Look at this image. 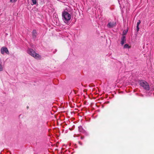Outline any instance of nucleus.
<instances>
[{
  "instance_id": "9d476101",
  "label": "nucleus",
  "mask_w": 154,
  "mask_h": 154,
  "mask_svg": "<svg viewBox=\"0 0 154 154\" xmlns=\"http://www.w3.org/2000/svg\"><path fill=\"white\" fill-rule=\"evenodd\" d=\"M79 130L80 132H83V129L81 126L79 127Z\"/></svg>"
},
{
  "instance_id": "20e7f679",
  "label": "nucleus",
  "mask_w": 154,
  "mask_h": 154,
  "mask_svg": "<svg viewBox=\"0 0 154 154\" xmlns=\"http://www.w3.org/2000/svg\"><path fill=\"white\" fill-rule=\"evenodd\" d=\"M1 52L2 54H4L5 53L7 54L9 53L8 48L5 47H3L1 48Z\"/></svg>"
},
{
  "instance_id": "f03ea898",
  "label": "nucleus",
  "mask_w": 154,
  "mask_h": 154,
  "mask_svg": "<svg viewBox=\"0 0 154 154\" xmlns=\"http://www.w3.org/2000/svg\"><path fill=\"white\" fill-rule=\"evenodd\" d=\"M139 83L140 86L143 88L147 91L149 90L150 89L149 85V84L145 81L141 80L139 81Z\"/></svg>"
},
{
  "instance_id": "0eeeda50",
  "label": "nucleus",
  "mask_w": 154,
  "mask_h": 154,
  "mask_svg": "<svg viewBox=\"0 0 154 154\" xmlns=\"http://www.w3.org/2000/svg\"><path fill=\"white\" fill-rule=\"evenodd\" d=\"M32 35L33 39L35 40L37 35V32L35 30H33L32 31Z\"/></svg>"
},
{
  "instance_id": "ddd939ff",
  "label": "nucleus",
  "mask_w": 154,
  "mask_h": 154,
  "mask_svg": "<svg viewBox=\"0 0 154 154\" xmlns=\"http://www.w3.org/2000/svg\"><path fill=\"white\" fill-rule=\"evenodd\" d=\"M141 23V21L140 20H139L138 22H137V26H139V25H140V23Z\"/></svg>"
},
{
  "instance_id": "6e6552de",
  "label": "nucleus",
  "mask_w": 154,
  "mask_h": 154,
  "mask_svg": "<svg viewBox=\"0 0 154 154\" xmlns=\"http://www.w3.org/2000/svg\"><path fill=\"white\" fill-rule=\"evenodd\" d=\"M4 66L2 65V62L1 61V59L0 58V71H2L3 70Z\"/></svg>"
},
{
  "instance_id": "f8f14e48",
  "label": "nucleus",
  "mask_w": 154,
  "mask_h": 154,
  "mask_svg": "<svg viewBox=\"0 0 154 154\" xmlns=\"http://www.w3.org/2000/svg\"><path fill=\"white\" fill-rule=\"evenodd\" d=\"M17 1V0H10V2L11 3H15Z\"/></svg>"
},
{
  "instance_id": "9b49d317",
  "label": "nucleus",
  "mask_w": 154,
  "mask_h": 154,
  "mask_svg": "<svg viewBox=\"0 0 154 154\" xmlns=\"http://www.w3.org/2000/svg\"><path fill=\"white\" fill-rule=\"evenodd\" d=\"M31 1L32 2V5H36L37 3V1L36 0H31Z\"/></svg>"
},
{
  "instance_id": "423d86ee",
  "label": "nucleus",
  "mask_w": 154,
  "mask_h": 154,
  "mask_svg": "<svg viewBox=\"0 0 154 154\" xmlns=\"http://www.w3.org/2000/svg\"><path fill=\"white\" fill-rule=\"evenodd\" d=\"M126 39L125 36L123 35L121 38V44L122 45H123L126 42Z\"/></svg>"
},
{
  "instance_id": "4468645a",
  "label": "nucleus",
  "mask_w": 154,
  "mask_h": 154,
  "mask_svg": "<svg viewBox=\"0 0 154 154\" xmlns=\"http://www.w3.org/2000/svg\"><path fill=\"white\" fill-rule=\"evenodd\" d=\"M139 26H137V32H138L139 30Z\"/></svg>"
},
{
  "instance_id": "39448f33",
  "label": "nucleus",
  "mask_w": 154,
  "mask_h": 154,
  "mask_svg": "<svg viewBox=\"0 0 154 154\" xmlns=\"http://www.w3.org/2000/svg\"><path fill=\"white\" fill-rule=\"evenodd\" d=\"M116 23L114 22H110L108 23L107 25L108 27L111 28L116 26Z\"/></svg>"
},
{
  "instance_id": "f257e3e1",
  "label": "nucleus",
  "mask_w": 154,
  "mask_h": 154,
  "mask_svg": "<svg viewBox=\"0 0 154 154\" xmlns=\"http://www.w3.org/2000/svg\"><path fill=\"white\" fill-rule=\"evenodd\" d=\"M63 20L66 24H67L71 19V15L68 12L64 11L62 13Z\"/></svg>"
},
{
  "instance_id": "7ed1b4c3",
  "label": "nucleus",
  "mask_w": 154,
  "mask_h": 154,
  "mask_svg": "<svg viewBox=\"0 0 154 154\" xmlns=\"http://www.w3.org/2000/svg\"><path fill=\"white\" fill-rule=\"evenodd\" d=\"M27 52L29 55L36 59H38L40 57V56L38 54L36 53L32 49H28L27 50Z\"/></svg>"
},
{
  "instance_id": "1a4fd4ad",
  "label": "nucleus",
  "mask_w": 154,
  "mask_h": 154,
  "mask_svg": "<svg viewBox=\"0 0 154 154\" xmlns=\"http://www.w3.org/2000/svg\"><path fill=\"white\" fill-rule=\"evenodd\" d=\"M131 47L128 44H125L124 45V48L125 49V48H130Z\"/></svg>"
},
{
  "instance_id": "2eb2a0df",
  "label": "nucleus",
  "mask_w": 154,
  "mask_h": 154,
  "mask_svg": "<svg viewBox=\"0 0 154 154\" xmlns=\"http://www.w3.org/2000/svg\"><path fill=\"white\" fill-rule=\"evenodd\" d=\"M79 144H80V145H82L81 143V142H79Z\"/></svg>"
},
{
  "instance_id": "dca6fc26",
  "label": "nucleus",
  "mask_w": 154,
  "mask_h": 154,
  "mask_svg": "<svg viewBox=\"0 0 154 154\" xmlns=\"http://www.w3.org/2000/svg\"><path fill=\"white\" fill-rule=\"evenodd\" d=\"M81 139H83V138L82 137H81Z\"/></svg>"
}]
</instances>
